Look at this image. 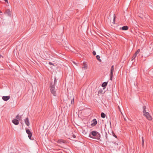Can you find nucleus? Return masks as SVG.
<instances>
[{
	"instance_id": "nucleus-13",
	"label": "nucleus",
	"mask_w": 153,
	"mask_h": 153,
	"mask_svg": "<svg viewBox=\"0 0 153 153\" xmlns=\"http://www.w3.org/2000/svg\"><path fill=\"white\" fill-rule=\"evenodd\" d=\"M120 29H121V27H120ZM128 27L127 26H124L121 28V29L123 30H128Z\"/></svg>"
},
{
	"instance_id": "nucleus-21",
	"label": "nucleus",
	"mask_w": 153,
	"mask_h": 153,
	"mask_svg": "<svg viewBox=\"0 0 153 153\" xmlns=\"http://www.w3.org/2000/svg\"><path fill=\"white\" fill-rule=\"evenodd\" d=\"M19 114L17 115L16 116V118L17 119V120H21V118H19Z\"/></svg>"
},
{
	"instance_id": "nucleus-3",
	"label": "nucleus",
	"mask_w": 153,
	"mask_h": 153,
	"mask_svg": "<svg viewBox=\"0 0 153 153\" xmlns=\"http://www.w3.org/2000/svg\"><path fill=\"white\" fill-rule=\"evenodd\" d=\"M143 115L145 116L148 120H152V118L149 112H146L145 113L143 114Z\"/></svg>"
},
{
	"instance_id": "nucleus-16",
	"label": "nucleus",
	"mask_w": 153,
	"mask_h": 153,
	"mask_svg": "<svg viewBox=\"0 0 153 153\" xmlns=\"http://www.w3.org/2000/svg\"><path fill=\"white\" fill-rule=\"evenodd\" d=\"M105 114L103 113L102 112L101 114V117L102 118H104L105 117Z\"/></svg>"
},
{
	"instance_id": "nucleus-25",
	"label": "nucleus",
	"mask_w": 153,
	"mask_h": 153,
	"mask_svg": "<svg viewBox=\"0 0 153 153\" xmlns=\"http://www.w3.org/2000/svg\"><path fill=\"white\" fill-rule=\"evenodd\" d=\"M113 76V75H110V79L111 80H112V79Z\"/></svg>"
},
{
	"instance_id": "nucleus-18",
	"label": "nucleus",
	"mask_w": 153,
	"mask_h": 153,
	"mask_svg": "<svg viewBox=\"0 0 153 153\" xmlns=\"http://www.w3.org/2000/svg\"><path fill=\"white\" fill-rule=\"evenodd\" d=\"M87 65L86 64H84L83 65V66L82 67V68L84 69H86L87 68Z\"/></svg>"
},
{
	"instance_id": "nucleus-4",
	"label": "nucleus",
	"mask_w": 153,
	"mask_h": 153,
	"mask_svg": "<svg viewBox=\"0 0 153 153\" xmlns=\"http://www.w3.org/2000/svg\"><path fill=\"white\" fill-rule=\"evenodd\" d=\"M26 132L28 134L29 138L31 140H33V139L31 138L32 133L29 129L26 130Z\"/></svg>"
},
{
	"instance_id": "nucleus-19",
	"label": "nucleus",
	"mask_w": 153,
	"mask_h": 153,
	"mask_svg": "<svg viewBox=\"0 0 153 153\" xmlns=\"http://www.w3.org/2000/svg\"><path fill=\"white\" fill-rule=\"evenodd\" d=\"M57 82V80L56 79V78L55 77L54 78V82L53 84V85H54L55 86L56 85V83Z\"/></svg>"
},
{
	"instance_id": "nucleus-22",
	"label": "nucleus",
	"mask_w": 153,
	"mask_h": 153,
	"mask_svg": "<svg viewBox=\"0 0 153 153\" xmlns=\"http://www.w3.org/2000/svg\"><path fill=\"white\" fill-rule=\"evenodd\" d=\"M112 135L114 137L117 138V136L116 135H115V134L113 132H112Z\"/></svg>"
},
{
	"instance_id": "nucleus-26",
	"label": "nucleus",
	"mask_w": 153,
	"mask_h": 153,
	"mask_svg": "<svg viewBox=\"0 0 153 153\" xmlns=\"http://www.w3.org/2000/svg\"><path fill=\"white\" fill-rule=\"evenodd\" d=\"M49 64H50V65H53V64L51 62H49Z\"/></svg>"
},
{
	"instance_id": "nucleus-31",
	"label": "nucleus",
	"mask_w": 153,
	"mask_h": 153,
	"mask_svg": "<svg viewBox=\"0 0 153 153\" xmlns=\"http://www.w3.org/2000/svg\"><path fill=\"white\" fill-rule=\"evenodd\" d=\"M5 2H7V3H8V1L7 0H4Z\"/></svg>"
},
{
	"instance_id": "nucleus-10",
	"label": "nucleus",
	"mask_w": 153,
	"mask_h": 153,
	"mask_svg": "<svg viewBox=\"0 0 153 153\" xmlns=\"http://www.w3.org/2000/svg\"><path fill=\"white\" fill-rule=\"evenodd\" d=\"M12 122L15 125H17L19 123V120H18L14 119L12 120Z\"/></svg>"
},
{
	"instance_id": "nucleus-15",
	"label": "nucleus",
	"mask_w": 153,
	"mask_h": 153,
	"mask_svg": "<svg viewBox=\"0 0 153 153\" xmlns=\"http://www.w3.org/2000/svg\"><path fill=\"white\" fill-rule=\"evenodd\" d=\"M143 113L144 114V113H146V106H143Z\"/></svg>"
},
{
	"instance_id": "nucleus-24",
	"label": "nucleus",
	"mask_w": 153,
	"mask_h": 153,
	"mask_svg": "<svg viewBox=\"0 0 153 153\" xmlns=\"http://www.w3.org/2000/svg\"><path fill=\"white\" fill-rule=\"evenodd\" d=\"M93 54L94 55H95L96 54V52L95 51H93Z\"/></svg>"
},
{
	"instance_id": "nucleus-12",
	"label": "nucleus",
	"mask_w": 153,
	"mask_h": 153,
	"mask_svg": "<svg viewBox=\"0 0 153 153\" xmlns=\"http://www.w3.org/2000/svg\"><path fill=\"white\" fill-rule=\"evenodd\" d=\"M65 141L62 139H60L59 140L57 141V143L59 144H62L65 143Z\"/></svg>"
},
{
	"instance_id": "nucleus-20",
	"label": "nucleus",
	"mask_w": 153,
	"mask_h": 153,
	"mask_svg": "<svg viewBox=\"0 0 153 153\" xmlns=\"http://www.w3.org/2000/svg\"><path fill=\"white\" fill-rule=\"evenodd\" d=\"M74 97H73V98L72 99L71 101V104H74Z\"/></svg>"
},
{
	"instance_id": "nucleus-29",
	"label": "nucleus",
	"mask_w": 153,
	"mask_h": 153,
	"mask_svg": "<svg viewBox=\"0 0 153 153\" xmlns=\"http://www.w3.org/2000/svg\"><path fill=\"white\" fill-rule=\"evenodd\" d=\"M115 17H114V19H113L114 23H115Z\"/></svg>"
},
{
	"instance_id": "nucleus-28",
	"label": "nucleus",
	"mask_w": 153,
	"mask_h": 153,
	"mask_svg": "<svg viewBox=\"0 0 153 153\" xmlns=\"http://www.w3.org/2000/svg\"><path fill=\"white\" fill-rule=\"evenodd\" d=\"M72 136L74 138H75L76 137V136L75 135H74V134H73L72 135Z\"/></svg>"
},
{
	"instance_id": "nucleus-9",
	"label": "nucleus",
	"mask_w": 153,
	"mask_h": 153,
	"mask_svg": "<svg viewBox=\"0 0 153 153\" xmlns=\"http://www.w3.org/2000/svg\"><path fill=\"white\" fill-rule=\"evenodd\" d=\"M4 13L7 14L8 16H10L11 15V12L10 10L8 9L6 10Z\"/></svg>"
},
{
	"instance_id": "nucleus-1",
	"label": "nucleus",
	"mask_w": 153,
	"mask_h": 153,
	"mask_svg": "<svg viewBox=\"0 0 153 153\" xmlns=\"http://www.w3.org/2000/svg\"><path fill=\"white\" fill-rule=\"evenodd\" d=\"M89 137L99 140L100 139V134L96 131H92L90 133Z\"/></svg>"
},
{
	"instance_id": "nucleus-8",
	"label": "nucleus",
	"mask_w": 153,
	"mask_h": 153,
	"mask_svg": "<svg viewBox=\"0 0 153 153\" xmlns=\"http://www.w3.org/2000/svg\"><path fill=\"white\" fill-rule=\"evenodd\" d=\"M24 121L25 124L27 126H29V121L28 117H27L24 120Z\"/></svg>"
},
{
	"instance_id": "nucleus-27",
	"label": "nucleus",
	"mask_w": 153,
	"mask_h": 153,
	"mask_svg": "<svg viewBox=\"0 0 153 153\" xmlns=\"http://www.w3.org/2000/svg\"><path fill=\"white\" fill-rule=\"evenodd\" d=\"M73 63H74V64H75V65H77V63H76V62H74V61H73Z\"/></svg>"
},
{
	"instance_id": "nucleus-30",
	"label": "nucleus",
	"mask_w": 153,
	"mask_h": 153,
	"mask_svg": "<svg viewBox=\"0 0 153 153\" xmlns=\"http://www.w3.org/2000/svg\"><path fill=\"white\" fill-rule=\"evenodd\" d=\"M102 90H99V93H100L101 92H102Z\"/></svg>"
},
{
	"instance_id": "nucleus-6",
	"label": "nucleus",
	"mask_w": 153,
	"mask_h": 153,
	"mask_svg": "<svg viewBox=\"0 0 153 153\" xmlns=\"http://www.w3.org/2000/svg\"><path fill=\"white\" fill-rule=\"evenodd\" d=\"M97 120L95 119H94L91 121V126L92 127H94L97 125Z\"/></svg>"
},
{
	"instance_id": "nucleus-2",
	"label": "nucleus",
	"mask_w": 153,
	"mask_h": 153,
	"mask_svg": "<svg viewBox=\"0 0 153 153\" xmlns=\"http://www.w3.org/2000/svg\"><path fill=\"white\" fill-rule=\"evenodd\" d=\"M50 90L51 93L54 96H56V92L55 90V86L53 85V84L52 83L50 85Z\"/></svg>"
},
{
	"instance_id": "nucleus-32",
	"label": "nucleus",
	"mask_w": 153,
	"mask_h": 153,
	"mask_svg": "<svg viewBox=\"0 0 153 153\" xmlns=\"http://www.w3.org/2000/svg\"><path fill=\"white\" fill-rule=\"evenodd\" d=\"M22 115H21V116H19V118H21V120H22Z\"/></svg>"
},
{
	"instance_id": "nucleus-23",
	"label": "nucleus",
	"mask_w": 153,
	"mask_h": 153,
	"mask_svg": "<svg viewBox=\"0 0 153 153\" xmlns=\"http://www.w3.org/2000/svg\"><path fill=\"white\" fill-rule=\"evenodd\" d=\"M142 145H143V144L144 143L143 137H142Z\"/></svg>"
},
{
	"instance_id": "nucleus-11",
	"label": "nucleus",
	"mask_w": 153,
	"mask_h": 153,
	"mask_svg": "<svg viewBox=\"0 0 153 153\" xmlns=\"http://www.w3.org/2000/svg\"><path fill=\"white\" fill-rule=\"evenodd\" d=\"M114 66L112 65L111 67V68L110 70V75H113L114 71Z\"/></svg>"
},
{
	"instance_id": "nucleus-7",
	"label": "nucleus",
	"mask_w": 153,
	"mask_h": 153,
	"mask_svg": "<svg viewBox=\"0 0 153 153\" xmlns=\"http://www.w3.org/2000/svg\"><path fill=\"white\" fill-rule=\"evenodd\" d=\"M10 98V96H3L2 97V99L4 101H7Z\"/></svg>"
},
{
	"instance_id": "nucleus-17",
	"label": "nucleus",
	"mask_w": 153,
	"mask_h": 153,
	"mask_svg": "<svg viewBox=\"0 0 153 153\" xmlns=\"http://www.w3.org/2000/svg\"><path fill=\"white\" fill-rule=\"evenodd\" d=\"M96 58L100 62L101 61V60L100 59V56L98 55H97L96 56Z\"/></svg>"
},
{
	"instance_id": "nucleus-14",
	"label": "nucleus",
	"mask_w": 153,
	"mask_h": 153,
	"mask_svg": "<svg viewBox=\"0 0 153 153\" xmlns=\"http://www.w3.org/2000/svg\"><path fill=\"white\" fill-rule=\"evenodd\" d=\"M108 83V82H105L103 83L102 85V86L103 87H105V86L107 85Z\"/></svg>"
},
{
	"instance_id": "nucleus-5",
	"label": "nucleus",
	"mask_w": 153,
	"mask_h": 153,
	"mask_svg": "<svg viewBox=\"0 0 153 153\" xmlns=\"http://www.w3.org/2000/svg\"><path fill=\"white\" fill-rule=\"evenodd\" d=\"M140 49H138L135 52V53L133 55V56L132 57V60H131L132 61H133V60L135 61L134 59L136 57V56L137 55V54L140 52Z\"/></svg>"
},
{
	"instance_id": "nucleus-33",
	"label": "nucleus",
	"mask_w": 153,
	"mask_h": 153,
	"mask_svg": "<svg viewBox=\"0 0 153 153\" xmlns=\"http://www.w3.org/2000/svg\"><path fill=\"white\" fill-rule=\"evenodd\" d=\"M0 13H2V12L1 11H0Z\"/></svg>"
},
{
	"instance_id": "nucleus-34",
	"label": "nucleus",
	"mask_w": 153,
	"mask_h": 153,
	"mask_svg": "<svg viewBox=\"0 0 153 153\" xmlns=\"http://www.w3.org/2000/svg\"><path fill=\"white\" fill-rule=\"evenodd\" d=\"M124 119H125V120H126V119H125V118H124Z\"/></svg>"
}]
</instances>
